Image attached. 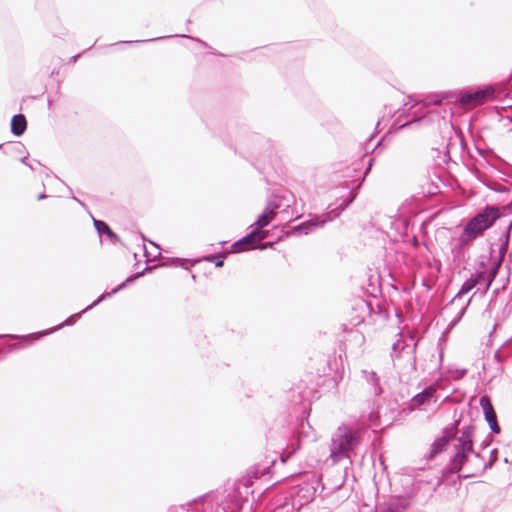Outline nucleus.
I'll list each match as a JSON object with an SVG mask.
<instances>
[{
	"label": "nucleus",
	"instance_id": "obj_2",
	"mask_svg": "<svg viewBox=\"0 0 512 512\" xmlns=\"http://www.w3.org/2000/svg\"><path fill=\"white\" fill-rule=\"evenodd\" d=\"M499 216V210L495 207H486L479 212L464 227L459 238L460 245L466 246L472 240L481 236L485 230L493 225Z\"/></svg>",
	"mask_w": 512,
	"mask_h": 512
},
{
	"label": "nucleus",
	"instance_id": "obj_4",
	"mask_svg": "<svg viewBox=\"0 0 512 512\" xmlns=\"http://www.w3.org/2000/svg\"><path fill=\"white\" fill-rule=\"evenodd\" d=\"M458 442L459 448L456 454V460L459 461V463L462 465L467 458L466 453L471 452L473 449L472 431L470 428H466L462 431Z\"/></svg>",
	"mask_w": 512,
	"mask_h": 512
},
{
	"label": "nucleus",
	"instance_id": "obj_7",
	"mask_svg": "<svg viewBox=\"0 0 512 512\" xmlns=\"http://www.w3.org/2000/svg\"><path fill=\"white\" fill-rule=\"evenodd\" d=\"M435 392L436 389L433 386L424 389L421 393L414 396L412 399V406L414 408H418L428 403L434 397Z\"/></svg>",
	"mask_w": 512,
	"mask_h": 512
},
{
	"label": "nucleus",
	"instance_id": "obj_10",
	"mask_svg": "<svg viewBox=\"0 0 512 512\" xmlns=\"http://www.w3.org/2000/svg\"><path fill=\"white\" fill-rule=\"evenodd\" d=\"M10 128H27V121L23 114H16L10 121Z\"/></svg>",
	"mask_w": 512,
	"mask_h": 512
},
{
	"label": "nucleus",
	"instance_id": "obj_11",
	"mask_svg": "<svg viewBox=\"0 0 512 512\" xmlns=\"http://www.w3.org/2000/svg\"><path fill=\"white\" fill-rule=\"evenodd\" d=\"M481 276H479L477 279H468L464 282L462 285V288L460 290L461 293H466L470 291L472 288H474L480 281Z\"/></svg>",
	"mask_w": 512,
	"mask_h": 512
},
{
	"label": "nucleus",
	"instance_id": "obj_3",
	"mask_svg": "<svg viewBox=\"0 0 512 512\" xmlns=\"http://www.w3.org/2000/svg\"><path fill=\"white\" fill-rule=\"evenodd\" d=\"M357 444L358 440L355 433L346 428L339 429L337 436L333 439L331 458L334 462L338 461L341 454L348 452Z\"/></svg>",
	"mask_w": 512,
	"mask_h": 512
},
{
	"label": "nucleus",
	"instance_id": "obj_13",
	"mask_svg": "<svg viewBox=\"0 0 512 512\" xmlns=\"http://www.w3.org/2000/svg\"><path fill=\"white\" fill-rule=\"evenodd\" d=\"M25 130H12V132L16 135V136H20L22 135V133L24 132Z\"/></svg>",
	"mask_w": 512,
	"mask_h": 512
},
{
	"label": "nucleus",
	"instance_id": "obj_5",
	"mask_svg": "<svg viewBox=\"0 0 512 512\" xmlns=\"http://www.w3.org/2000/svg\"><path fill=\"white\" fill-rule=\"evenodd\" d=\"M480 405H481V407L483 409L485 418H486L487 422L490 425V428L494 432L499 433L500 432V428H499L498 423H497L496 412H495V410H494V408L492 406L490 398L487 395L482 396L480 398Z\"/></svg>",
	"mask_w": 512,
	"mask_h": 512
},
{
	"label": "nucleus",
	"instance_id": "obj_9",
	"mask_svg": "<svg viewBox=\"0 0 512 512\" xmlns=\"http://www.w3.org/2000/svg\"><path fill=\"white\" fill-rule=\"evenodd\" d=\"M94 226L99 232V234L105 233L110 238H117V235L110 229V227L105 222L94 219Z\"/></svg>",
	"mask_w": 512,
	"mask_h": 512
},
{
	"label": "nucleus",
	"instance_id": "obj_12",
	"mask_svg": "<svg viewBox=\"0 0 512 512\" xmlns=\"http://www.w3.org/2000/svg\"><path fill=\"white\" fill-rule=\"evenodd\" d=\"M164 37H158V38H152L150 39L149 41H156V40H160V39H163ZM146 40H143L142 42H145ZM139 41H129L128 43H138Z\"/></svg>",
	"mask_w": 512,
	"mask_h": 512
},
{
	"label": "nucleus",
	"instance_id": "obj_15",
	"mask_svg": "<svg viewBox=\"0 0 512 512\" xmlns=\"http://www.w3.org/2000/svg\"><path fill=\"white\" fill-rule=\"evenodd\" d=\"M496 274V270L494 269L493 272L491 273V278Z\"/></svg>",
	"mask_w": 512,
	"mask_h": 512
},
{
	"label": "nucleus",
	"instance_id": "obj_1",
	"mask_svg": "<svg viewBox=\"0 0 512 512\" xmlns=\"http://www.w3.org/2000/svg\"><path fill=\"white\" fill-rule=\"evenodd\" d=\"M409 101L404 106L410 105L409 109L397 111V116L383 115L376 123L375 128H408V127H436V128H459V123L453 119L451 109L443 107L430 108L431 104L437 105L445 97L431 95L424 100L409 96ZM448 103L454 101L464 109H472L478 105L495 98V88L485 86L475 90L461 91L455 96H446Z\"/></svg>",
	"mask_w": 512,
	"mask_h": 512
},
{
	"label": "nucleus",
	"instance_id": "obj_16",
	"mask_svg": "<svg viewBox=\"0 0 512 512\" xmlns=\"http://www.w3.org/2000/svg\"><path fill=\"white\" fill-rule=\"evenodd\" d=\"M467 121H468V126L470 127L471 123H470V118L469 117L467 118Z\"/></svg>",
	"mask_w": 512,
	"mask_h": 512
},
{
	"label": "nucleus",
	"instance_id": "obj_14",
	"mask_svg": "<svg viewBox=\"0 0 512 512\" xmlns=\"http://www.w3.org/2000/svg\"><path fill=\"white\" fill-rule=\"evenodd\" d=\"M223 265V260H219L216 262L217 267H221Z\"/></svg>",
	"mask_w": 512,
	"mask_h": 512
},
{
	"label": "nucleus",
	"instance_id": "obj_17",
	"mask_svg": "<svg viewBox=\"0 0 512 512\" xmlns=\"http://www.w3.org/2000/svg\"><path fill=\"white\" fill-rule=\"evenodd\" d=\"M491 281H492V279H491V278H489L488 283H487V286H489V285H490Z\"/></svg>",
	"mask_w": 512,
	"mask_h": 512
},
{
	"label": "nucleus",
	"instance_id": "obj_8",
	"mask_svg": "<svg viewBox=\"0 0 512 512\" xmlns=\"http://www.w3.org/2000/svg\"><path fill=\"white\" fill-rule=\"evenodd\" d=\"M276 216V212L274 210H269L265 212L263 215L259 217L256 222L257 228L261 229L266 227Z\"/></svg>",
	"mask_w": 512,
	"mask_h": 512
},
{
	"label": "nucleus",
	"instance_id": "obj_18",
	"mask_svg": "<svg viewBox=\"0 0 512 512\" xmlns=\"http://www.w3.org/2000/svg\"><path fill=\"white\" fill-rule=\"evenodd\" d=\"M507 121L512 122V119L508 118Z\"/></svg>",
	"mask_w": 512,
	"mask_h": 512
},
{
	"label": "nucleus",
	"instance_id": "obj_6",
	"mask_svg": "<svg viewBox=\"0 0 512 512\" xmlns=\"http://www.w3.org/2000/svg\"><path fill=\"white\" fill-rule=\"evenodd\" d=\"M264 238H265V233L264 232L254 231V232L250 233L249 235H247L246 237H244L243 239H241L240 241L236 242L233 245L234 252L241 251L242 250L241 247L243 245H253L257 241H260V240H262Z\"/></svg>",
	"mask_w": 512,
	"mask_h": 512
}]
</instances>
